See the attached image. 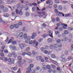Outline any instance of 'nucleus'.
Returning a JSON list of instances; mask_svg holds the SVG:
<instances>
[{
    "instance_id": "0e129e2a",
    "label": "nucleus",
    "mask_w": 73,
    "mask_h": 73,
    "mask_svg": "<svg viewBox=\"0 0 73 73\" xmlns=\"http://www.w3.org/2000/svg\"><path fill=\"white\" fill-rule=\"evenodd\" d=\"M55 3L58 4V3H59V0H55Z\"/></svg>"
},
{
    "instance_id": "2f4dec72",
    "label": "nucleus",
    "mask_w": 73,
    "mask_h": 73,
    "mask_svg": "<svg viewBox=\"0 0 73 73\" xmlns=\"http://www.w3.org/2000/svg\"><path fill=\"white\" fill-rule=\"evenodd\" d=\"M51 65L52 68L53 69H56V66H55V65H54L53 64H51Z\"/></svg>"
},
{
    "instance_id": "5701e85b",
    "label": "nucleus",
    "mask_w": 73,
    "mask_h": 73,
    "mask_svg": "<svg viewBox=\"0 0 73 73\" xmlns=\"http://www.w3.org/2000/svg\"><path fill=\"white\" fill-rule=\"evenodd\" d=\"M11 54L12 56V55H15V57H17V54H16V52H13Z\"/></svg>"
},
{
    "instance_id": "c85d7f7f",
    "label": "nucleus",
    "mask_w": 73,
    "mask_h": 73,
    "mask_svg": "<svg viewBox=\"0 0 73 73\" xmlns=\"http://www.w3.org/2000/svg\"><path fill=\"white\" fill-rule=\"evenodd\" d=\"M3 16L5 17H8V16H9V14L8 13H5L3 15Z\"/></svg>"
},
{
    "instance_id": "864d4df0",
    "label": "nucleus",
    "mask_w": 73,
    "mask_h": 73,
    "mask_svg": "<svg viewBox=\"0 0 73 73\" xmlns=\"http://www.w3.org/2000/svg\"><path fill=\"white\" fill-rule=\"evenodd\" d=\"M56 69L58 71H60V70H61V68L59 67H58Z\"/></svg>"
},
{
    "instance_id": "69168bd1",
    "label": "nucleus",
    "mask_w": 73,
    "mask_h": 73,
    "mask_svg": "<svg viewBox=\"0 0 73 73\" xmlns=\"http://www.w3.org/2000/svg\"><path fill=\"white\" fill-rule=\"evenodd\" d=\"M61 42V40H60V39H58L56 40V42L58 43H59V42Z\"/></svg>"
},
{
    "instance_id": "f704fd0d",
    "label": "nucleus",
    "mask_w": 73,
    "mask_h": 73,
    "mask_svg": "<svg viewBox=\"0 0 73 73\" xmlns=\"http://www.w3.org/2000/svg\"><path fill=\"white\" fill-rule=\"evenodd\" d=\"M7 56L8 57H12V54L11 53H9L7 55Z\"/></svg>"
},
{
    "instance_id": "f8f14e48",
    "label": "nucleus",
    "mask_w": 73,
    "mask_h": 73,
    "mask_svg": "<svg viewBox=\"0 0 73 73\" xmlns=\"http://www.w3.org/2000/svg\"><path fill=\"white\" fill-rule=\"evenodd\" d=\"M3 11L4 12H7V11H8V9L7 8H4Z\"/></svg>"
},
{
    "instance_id": "8fccbe9b",
    "label": "nucleus",
    "mask_w": 73,
    "mask_h": 73,
    "mask_svg": "<svg viewBox=\"0 0 73 73\" xmlns=\"http://www.w3.org/2000/svg\"><path fill=\"white\" fill-rule=\"evenodd\" d=\"M30 66L31 67V68H33L34 67V65H33V64H31L30 65Z\"/></svg>"
},
{
    "instance_id": "4468645a",
    "label": "nucleus",
    "mask_w": 73,
    "mask_h": 73,
    "mask_svg": "<svg viewBox=\"0 0 73 73\" xmlns=\"http://www.w3.org/2000/svg\"><path fill=\"white\" fill-rule=\"evenodd\" d=\"M17 67H15L14 68H11V70H13L16 71V70H17Z\"/></svg>"
},
{
    "instance_id": "cd10ccee",
    "label": "nucleus",
    "mask_w": 73,
    "mask_h": 73,
    "mask_svg": "<svg viewBox=\"0 0 73 73\" xmlns=\"http://www.w3.org/2000/svg\"><path fill=\"white\" fill-rule=\"evenodd\" d=\"M48 36V35L46 34L43 35L42 37H44V38H45V37H47Z\"/></svg>"
},
{
    "instance_id": "0eeeda50",
    "label": "nucleus",
    "mask_w": 73,
    "mask_h": 73,
    "mask_svg": "<svg viewBox=\"0 0 73 73\" xmlns=\"http://www.w3.org/2000/svg\"><path fill=\"white\" fill-rule=\"evenodd\" d=\"M68 38L67 37H64L63 38V39H62L61 41L62 42H66L67 40H68Z\"/></svg>"
},
{
    "instance_id": "dca6fc26",
    "label": "nucleus",
    "mask_w": 73,
    "mask_h": 73,
    "mask_svg": "<svg viewBox=\"0 0 73 73\" xmlns=\"http://www.w3.org/2000/svg\"><path fill=\"white\" fill-rule=\"evenodd\" d=\"M19 15L20 16H21L23 15V12L21 11V10L19 12Z\"/></svg>"
},
{
    "instance_id": "c756f323",
    "label": "nucleus",
    "mask_w": 73,
    "mask_h": 73,
    "mask_svg": "<svg viewBox=\"0 0 73 73\" xmlns=\"http://www.w3.org/2000/svg\"><path fill=\"white\" fill-rule=\"evenodd\" d=\"M21 4L20 3H19L17 5V8H19V9H20V7H21Z\"/></svg>"
},
{
    "instance_id": "79ce46f5",
    "label": "nucleus",
    "mask_w": 73,
    "mask_h": 73,
    "mask_svg": "<svg viewBox=\"0 0 73 73\" xmlns=\"http://www.w3.org/2000/svg\"><path fill=\"white\" fill-rule=\"evenodd\" d=\"M26 38L27 40H30L31 38V37L30 36H28Z\"/></svg>"
},
{
    "instance_id": "bb28decb",
    "label": "nucleus",
    "mask_w": 73,
    "mask_h": 73,
    "mask_svg": "<svg viewBox=\"0 0 73 73\" xmlns=\"http://www.w3.org/2000/svg\"><path fill=\"white\" fill-rule=\"evenodd\" d=\"M40 67L37 66L35 68V70H36L37 71H38V70H40Z\"/></svg>"
},
{
    "instance_id": "b1692460",
    "label": "nucleus",
    "mask_w": 73,
    "mask_h": 73,
    "mask_svg": "<svg viewBox=\"0 0 73 73\" xmlns=\"http://www.w3.org/2000/svg\"><path fill=\"white\" fill-rule=\"evenodd\" d=\"M51 57H52V58H55L56 57V55H55L54 54H52L51 55Z\"/></svg>"
},
{
    "instance_id": "7c9ffc66",
    "label": "nucleus",
    "mask_w": 73,
    "mask_h": 73,
    "mask_svg": "<svg viewBox=\"0 0 73 73\" xmlns=\"http://www.w3.org/2000/svg\"><path fill=\"white\" fill-rule=\"evenodd\" d=\"M43 40V39L42 38H40L38 40V41L39 42H42Z\"/></svg>"
},
{
    "instance_id": "a19ab883",
    "label": "nucleus",
    "mask_w": 73,
    "mask_h": 73,
    "mask_svg": "<svg viewBox=\"0 0 73 73\" xmlns=\"http://www.w3.org/2000/svg\"><path fill=\"white\" fill-rule=\"evenodd\" d=\"M25 11H28V9H29V8H28V6L25 7Z\"/></svg>"
},
{
    "instance_id": "f3484780",
    "label": "nucleus",
    "mask_w": 73,
    "mask_h": 73,
    "mask_svg": "<svg viewBox=\"0 0 73 73\" xmlns=\"http://www.w3.org/2000/svg\"><path fill=\"white\" fill-rule=\"evenodd\" d=\"M62 23L60 22L59 23H58L57 24V27H60V25H61L62 26Z\"/></svg>"
},
{
    "instance_id": "6ab92c4d",
    "label": "nucleus",
    "mask_w": 73,
    "mask_h": 73,
    "mask_svg": "<svg viewBox=\"0 0 73 73\" xmlns=\"http://www.w3.org/2000/svg\"><path fill=\"white\" fill-rule=\"evenodd\" d=\"M47 41L48 42H51L52 40L51 38H49L47 39Z\"/></svg>"
},
{
    "instance_id": "4c0bfd02",
    "label": "nucleus",
    "mask_w": 73,
    "mask_h": 73,
    "mask_svg": "<svg viewBox=\"0 0 73 73\" xmlns=\"http://www.w3.org/2000/svg\"><path fill=\"white\" fill-rule=\"evenodd\" d=\"M31 72H32V73H35L36 72V70L35 69H32L31 70Z\"/></svg>"
},
{
    "instance_id": "de8ad7c7",
    "label": "nucleus",
    "mask_w": 73,
    "mask_h": 73,
    "mask_svg": "<svg viewBox=\"0 0 73 73\" xmlns=\"http://www.w3.org/2000/svg\"><path fill=\"white\" fill-rule=\"evenodd\" d=\"M45 50V48H44L43 47H41L40 48V50H41V51H42V52H44V50Z\"/></svg>"
},
{
    "instance_id": "72a5a7b5",
    "label": "nucleus",
    "mask_w": 73,
    "mask_h": 73,
    "mask_svg": "<svg viewBox=\"0 0 73 73\" xmlns=\"http://www.w3.org/2000/svg\"><path fill=\"white\" fill-rule=\"evenodd\" d=\"M17 58L18 60H21V59H22V57L20 56H18Z\"/></svg>"
},
{
    "instance_id": "6e6552de",
    "label": "nucleus",
    "mask_w": 73,
    "mask_h": 73,
    "mask_svg": "<svg viewBox=\"0 0 73 73\" xmlns=\"http://www.w3.org/2000/svg\"><path fill=\"white\" fill-rule=\"evenodd\" d=\"M62 27H63L64 29H67V25L66 24H64L62 23Z\"/></svg>"
},
{
    "instance_id": "9b49d317",
    "label": "nucleus",
    "mask_w": 73,
    "mask_h": 73,
    "mask_svg": "<svg viewBox=\"0 0 73 73\" xmlns=\"http://www.w3.org/2000/svg\"><path fill=\"white\" fill-rule=\"evenodd\" d=\"M69 31L67 30H65L64 31V33L65 35H68L69 34Z\"/></svg>"
},
{
    "instance_id": "49530a36",
    "label": "nucleus",
    "mask_w": 73,
    "mask_h": 73,
    "mask_svg": "<svg viewBox=\"0 0 73 73\" xmlns=\"http://www.w3.org/2000/svg\"><path fill=\"white\" fill-rule=\"evenodd\" d=\"M18 24L19 25H23V23L22 22L20 21L18 23Z\"/></svg>"
},
{
    "instance_id": "39448f33",
    "label": "nucleus",
    "mask_w": 73,
    "mask_h": 73,
    "mask_svg": "<svg viewBox=\"0 0 73 73\" xmlns=\"http://www.w3.org/2000/svg\"><path fill=\"white\" fill-rule=\"evenodd\" d=\"M61 15H62L63 16H64V14L62 13V12H59L58 13H57L56 14V15L57 16H60Z\"/></svg>"
},
{
    "instance_id": "a18cd8bd",
    "label": "nucleus",
    "mask_w": 73,
    "mask_h": 73,
    "mask_svg": "<svg viewBox=\"0 0 73 73\" xmlns=\"http://www.w3.org/2000/svg\"><path fill=\"white\" fill-rule=\"evenodd\" d=\"M12 49L13 50H15L16 49V47L15 46L12 47Z\"/></svg>"
},
{
    "instance_id": "603ef678",
    "label": "nucleus",
    "mask_w": 73,
    "mask_h": 73,
    "mask_svg": "<svg viewBox=\"0 0 73 73\" xmlns=\"http://www.w3.org/2000/svg\"><path fill=\"white\" fill-rule=\"evenodd\" d=\"M48 48H49V46H48L46 45L45 46V48H44L45 50H46V49H48Z\"/></svg>"
},
{
    "instance_id": "473e14b6",
    "label": "nucleus",
    "mask_w": 73,
    "mask_h": 73,
    "mask_svg": "<svg viewBox=\"0 0 73 73\" xmlns=\"http://www.w3.org/2000/svg\"><path fill=\"white\" fill-rule=\"evenodd\" d=\"M13 0H10L9 1H8V3H9V4H11L12 3H13Z\"/></svg>"
},
{
    "instance_id": "c9c22d12",
    "label": "nucleus",
    "mask_w": 73,
    "mask_h": 73,
    "mask_svg": "<svg viewBox=\"0 0 73 73\" xmlns=\"http://www.w3.org/2000/svg\"><path fill=\"white\" fill-rule=\"evenodd\" d=\"M30 49H31L30 47H28L26 48V50L27 51H29V50H30Z\"/></svg>"
},
{
    "instance_id": "1a4fd4ad",
    "label": "nucleus",
    "mask_w": 73,
    "mask_h": 73,
    "mask_svg": "<svg viewBox=\"0 0 73 73\" xmlns=\"http://www.w3.org/2000/svg\"><path fill=\"white\" fill-rule=\"evenodd\" d=\"M38 13L40 15H45L46 14V13L45 11L43 12V13L40 12H38Z\"/></svg>"
},
{
    "instance_id": "ddd939ff",
    "label": "nucleus",
    "mask_w": 73,
    "mask_h": 73,
    "mask_svg": "<svg viewBox=\"0 0 73 73\" xmlns=\"http://www.w3.org/2000/svg\"><path fill=\"white\" fill-rule=\"evenodd\" d=\"M14 27L15 28H18L19 27V25L18 24H15L14 25Z\"/></svg>"
},
{
    "instance_id": "58836bf2",
    "label": "nucleus",
    "mask_w": 73,
    "mask_h": 73,
    "mask_svg": "<svg viewBox=\"0 0 73 73\" xmlns=\"http://www.w3.org/2000/svg\"><path fill=\"white\" fill-rule=\"evenodd\" d=\"M16 13L18 15V14H19V10L18 9H16L15 11Z\"/></svg>"
},
{
    "instance_id": "423d86ee",
    "label": "nucleus",
    "mask_w": 73,
    "mask_h": 73,
    "mask_svg": "<svg viewBox=\"0 0 73 73\" xmlns=\"http://www.w3.org/2000/svg\"><path fill=\"white\" fill-rule=\"evenodd\" d=\"M61 61L62 63H66L67 62V60L65 58H63L61 60Z\"/></svg>"
},
{
    "instance_id": "6e6d98bb",
    "label": "nucleus",
    "mask_w": 73,
    "mask_h": 73,
    "mask_svg": "<svg viewBox=\"0 0 73 73\" xmlns=\"http://www.w3.org/2000/svg\"><path fill=\"white\" fill-rule=\"evenodd\" d=\"M17 43V42H16V41H12V43L13 44H16Z\"/></svg>"
},
{
    "instance_id": "412c9836",
    "label": "nucleus",
    "mask_w": 73,
    "mask_h": 73,
    "mask_svg": "<svg viewBox=\"0 0 73 73\" xmlns=\"http://www.w3.org/2000/svg\"><path fill=\"white\" fill-rule=\"evenodd\" d=\"M15 28V26H14V25H11L10 27V28L11 29H13Z\"/></svg>"
},
{
    "instance_id": "5fc2aeb1",
    "label": "nucleus",
    "mask_w": 73,
    "mask_h": 73,
    "mask_svg": "<svg viewBox=\"0 0 73 73\" xmlns=\"http://www.w3.org/2000/svg\"><path fill=\"white\" fill-rule=\"evenodd\" d=\"M64 54L65 55H67L68 54V51H66L64 52Z\"/></svg>"
},
{
    "instance_id": "4d7b16f0",
    "label": "nucleus",
    "mask_w": 73,
    "mask_h": 73,
    "mask_svg": "<svg viewBox=\"0 0 73 73\" xmlns=\"http://www.w3.org/2000/svg\"><path fill=\"white\" fill-rule=\"evenodd\" d=\"M25 54L27 55V52H24L21 54V55H22V56H25Z\"/></svg>"
},
{
    "instance_id": "ea45409f",
    "label": "nucleus",
    "mask_w": 73,
    "mask_h": 73,
    "mask_svg": "<svg viewBox=\"0 0 73 73\" xmlns=\"http://www.w3.org/2000/svg\"><path fill=\"white\" fill-rule=\"evenodd\" d=\"M26 16H29V12H26Z\"/></svg>"
},
{
    "instance_id": "09e8293b",
    "label": "nucleus",
    "mask_w": 73,
    "mask_h": 73,
    "mask_svg": "<svg viewBox=\"0 0 73 73\" xmlns=\"http://www.w3.org/2000/svg\"><path fill=\"white\" fill-rule=\"evenodd\" d=\"M15 12L14 11L13 12H12V16H16V15H15Z\"/></svg>"
},
{
    "instance_id": "052dcab7",
    "label": "nucleus",
    "mask_w": 73,
    "mask_h": 73,
    "mask_svg": "<svg viewBox=\"0 0 73 73\" xmlns=\"http://www.w3.org/2000/svg\"><path fill=\"white\" fill-rule=\"evenodd\" d=\"M52 20L53 23H54V22H55V21H56V19H55V18H53L52 19Z\"/></svg>"
},
{
    "instance_id": "e2e57ef3",
    "label": "nucleus",
    "mask_w": 73,
    "mask_h": 73,
    "mask_svg": "<svg viewBox=\"0 0 73 73\" xmlns=\"http://www.w3.org/2000/svg\"><path fill=\"white\" fill-rule=\"evenodd\" d=\"M63 29H62V27H60L59 28L58 30L59 31L61 32V31H62Z\"/></svg>"
},
{
    "instance_id": "680f3d73",
    "label": "nucleus",
    "mask_w": 73,
    "mask_h": 73,
    "mask_svg": "<svg viewBox=\"0 0 73 73\" xmlns=\"http://www.w3.org/2000/svg\"><path fill=\"white\" fill-rule=\"evenodd\" d=\"M44 59L46 62H48V57H45Z\"/></svg>"
},
{
    "instance_id": "9d476101",
    "label": "nucleus",
    "mask_w": 73,
    "mask_h": 73,
    "mask_svg": "<svg viewBox=\"0 0 73 73\" xmlns=\"http://www.w3.org/2000/svg\"><path fill=\"white\" fill-rule=\"evenodd\" d=\"M27 61L28 62H29L30 63H31V62H33V60H30L28 59H27Z\"/></svg>"
},
{
    "instance_id": "a878e982",
    "label": "nucleus",
    "mask_w": 73,
    "mask_h": 73,
    "mask_svg": "<svg viewBox=\"0 0 73 73\" xmlns=\"http://www.w3.org/2000/svg\"><path fill=\"white\" fill-rule=\"evenodd\" d=\"M32 54L31 52H26V55H28V56H31V55Z\"/></svg>"
},
{
    "instance_id": "338daca9",
    "label": "nucleus",
    "mask_w": 73,
    "mask_h": 73,
    "mask_svg": "<svg viewBox=\"0 0 73 73\" xmlns=\"http://www.w3.org/2000/svg\"><path fill=\"white\" fill-rule=\"evenodd\" d=\"M32 10L33 11V12H35V11H36V9L35 8V7H33L32 8Z\"/></svg>"
},
{
    "instance_id": "3c124183",
    "label": "nucleus",
    "mask_w": 73,
    "mask_h": 73,
    "mask_svg": "<svg viewBox=\"0 0 73 73\" xmlns=\"http://www.w3.org/2000/svg\"><path fill=\"white\" fill-rule=\"evenodd\" d=\"M21 70V68H19L17 72V73H21V71L20 70Z\"/></svg>"
},
{
    "instance_id": "2eb2a0df",
    "label": "nucleus",
    "mask_w": 73,
    "mask_h": 73,
    "mask_svg": "<svg viewBox=\"0 0 73 73\" xmlns=\"http://www.w3.org/2000/svg\"><path fill=\"white\" fill-rule=\"evenodd\" d=\"M36 58L37 60H40L41 59V56H37L36 57Z\"/></svg>"
},
{
    "instance_id": "393cba45",
    "label": "nucleus",
    "mask_w": 73,
    "mask_h": 73,
    "mask_svg": "<svg viewBox=\"0 0 73 73\" xmlns=\"http://www.w3.org/2000/svg\"><path fill=\"white\" fill-rule=\"evenodd\" d=\"M46 67H47V69H50L51 68L49 64L47 65Z\"/></svg>"
},
{
    "instance_id": "774afa93",
    "label": "nucleus",
    "mask_w": 73,
    "mask_h": 73,
    "mask_svg": "<svg viewBox=\"0 0 73 73\" xmlns=\"http://www.w3.org/2000/svg\"><path fill=\"white\" fill-rule=\"evenodd\" d=\"M68 30L69 31H73V29L72 28L69 27L68 28Z\"/></svg>"
},
{
    "instance_id": "f257e3e1",
    "label": "nucleus",
    "mask_w": 73,
    "mask_h": 73,
    "mask_svg": "<svg viewBox=\"0 0 73 73\" xmlns=\"http://www.w3.org/2000/svg\"><path fill=\"white\" fill-rule=\"evenodd\" d=\"M1 53L0 55L1 56V60H4V54L3 52V50H1Z\"/></svg>"
},
{
    "instance_id": "aec40b11",
    "label": "nucleus",
    "mask_w": 73,
    "mask_h": 73,
    "mask_svg": "<svg viewBox=\"0 0 73 73\" xmlns=\"http://www.w3.org/2000/svg\"><path fill=\"white\" fill-rule=\"evenodd\" d=\"M58 45L57 44H54L53 45V47H54L55 48H58Z\"/></svg>"
},
{
    "instance_id": "a211bd4d",
    "label": "nucleus",
    "mask_w": 73,
    "mask_h": 73,
    "mask_svg": "<svg viewBox=\"0 0 73 73\" xmlns=\"http://www.w3.org/2000/svg\"><path fill=\"white\" fill-rule=\"evenodd\" d=\"M58 9H59V10L61 11V10L62 9V6L59 5L58 7Z\"/></svg>"
},
{
    "instance_id": "20e7f679",
    "label": "nucleus",
    "mask_w": 73,
    "mask_h": 73,
    "mask_svg": "<svg viewBox=\"0 0 73 73\" xmlns=\"http://www.w3.org/2000/svg\"><path fill=\"white\" fill-rule=\"evenodd\" d=\"M26 44H21L19 45L20 48L21 49H23L24 48L26 47Z\"/></svg>"
},
{
    "instance_id": "c03bdc74",
    "label": "nucleus",
    "mask_w": 73,
    "mask_h": 73,
    "mask_svg": "<svg viewBox=\"0 0 73 73\" xmlns=\"http://www.w3.org/2000/svg\"><path fill=\"white\" fill-rule=\"evenodd\" d=\"M56 20L57 22H59L60 21V19L58 17H57L56 19Z\"/></svg>"
},
{
    "instance_id": "13d9d810",
    "label": "nucleus",
    "mask_w": 73,
    "mask_h": 73,
    "mask_svg": "<svg viewBox=\"0 0 73 73\" xmlns=\"http://www.w3.org/2000/svg\"><path fill=\"white\" fill-rule=\"evenodd\" d=\"M49 48H50V49H53V46L51 45H50L49 46Z\"/></svg>"
},
{
    "instance_id": "4be33fe9",
    "label": "nucleus",
    "mask_w": 73,
    "mask_h": 73,
    "mask_svg": "<svg viewBox=\"0 0 73 73\" xmlns=\"http://www.w3.org/2000/svg\"><path fill=\"white\" fill-rule=\"evenodd\" d=\"M32 53L34 55H36L37 54V52L35 50H33L32 51Z\"/></svg>"
},
{
    "instance_id": "7ed1b4c3",
    "label": "nucleus",
    "mask_w": 73,
    "mask_h": 73,
    "mask_svg": "<svg viewBox=\"0 0 73 73\" xmlns=\"http://www.w3.org/2000/svg\"><path fill=\"white\" fill-rule=\"evenodd\" d=\"M16 36L17 37H19V36L20 37H23V33L20 32L16 33Z\"/></svg>"
},
{
    "instance_id": "bf43d9fd",
    "label": "nucleus",
    "mask_w": 73,
    "mask_h": 73,
    "mask_svg": "<svg viewBox=\"0 0 73 73\" xmlns=\"http://www.w3.org/2000/svg\"><path fill=\"white\" fill-rule=\"evenodd\" d=\"M72 60V57L69 56L68 58V60L70 61V60Z\"/></svg>"
},
{
    "instance_id": "f03ea898",
    "label": "nucleus",
    "mask_w": 73,
    "mask_h": 73,
    "mask_svg": "<svg viewBox=\"0 0 73 73\" xmlns=\"http://www.w3.org/2000/svg\"><path fill=\"white\" fill-rule=\"evenodd\" d=\"M7 61L8 62H10L11 64H14V62L15 61V59L13 58L11 59V58H9L7 59Z\"/></svg>"
},
{
    "instance_id": "37998d69",
    "label": "nucleus",
    "mask_w": 73,
    "mask_h": 73,
    "mask_svg": "<svg viewBox=\"0 0 73 73\" xmlns=\"http://www.w3.org/2000/svg\"><path fill=\"white\" fill-rule=\"evenodd\" d=\"M24 37L25 38L27 39V38L28 37L27 36V34H25L24 35Z\"/></svg>"
},
{
    "instance_id": "e433bc0d",
    "label": "nucleus",
    "mask_w": 73,
    "mask_h": 73,
    "mask_svg": "<svg viewBox=\"0 0 73 73\" xmlns=\"http://www.w3.org/2000/svg\"><path fill=\"white\" fill-rule=\"evenodd\" d=\"M56 35H58L60 33V32L58 31H56L55 32Z\"/></svg>"
}]
</instances>
